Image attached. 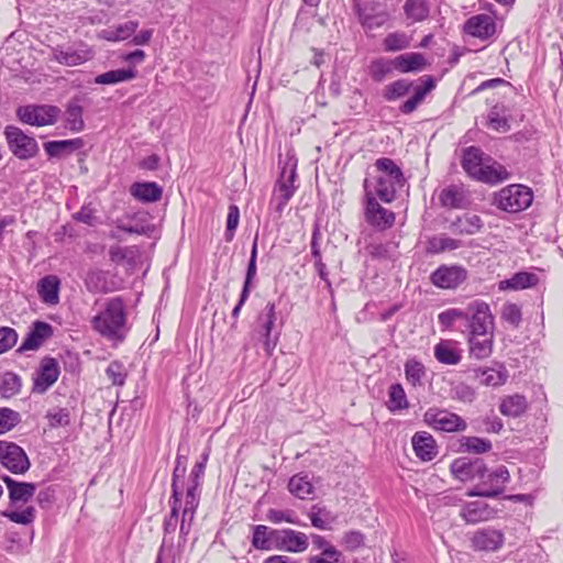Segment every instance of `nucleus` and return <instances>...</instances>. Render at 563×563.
<instances>
[{
  "mask_svg": "<svg viewBox=\"0 0 563 563\" xmlns=\"http://www.w3.org/2000/svg\"><path fill=\"white\" fill-rule=\"evenodd\" d=\"M59 366L55 358L46 357L42 361L34 377L33 393H45L58 378Z\"/></svg>",
  "mask_w": 563,
  "mask_h": 563,
  "instance_id": "dca6fc26",
  "label": "nucleus"
},
{
  "mask_svg": "<svg viewBox=\"0 0 563 563\" xmlns=\"http://www.w3.org/2000/svg\"><path fill=\"white\" fill-rule=\"evenodd\" d=\"M81 146V139L51 141L44 144V148L49 156H59L63 152H73Z\"/></svg>",
  "mask_w": 563,
  "mask_h": 563,
  "instance_id": "a18cd8bd",
  "label": "nucleus"
},
{
  "mask_svg": "<svg viewBox=\"0 0 563 563\" xmlns=\"http://www.w3.org/2000/svg\"><path fill=\"white\" fill-rule=\"evenodd\" d=\"M137 26L136 21H126L100 31L99 37L111 42L124 41L135 33Z\"/></svg>",
  "mask_w": 563,
  "mask_h": 563,
  "instance_id": "473e14b6",
  "label": "nucleus"
},
{
  "mask_svg": "<svg viewBox=\"0 0 563 563\" xmlns=\"http://www.w3.org/2000/svg\"><path fill=\"white\" fill-rule=\"evenodd\" d=\"M533 200L532 191L523 185H509L500 189L494 198L497 208L506 212H519L527 209Z\"/></svg>",
  "mask_w": 563,
  "mask_h": 563,
  "instance_id": "39448f33",
  "label": "nucleus"
},
{
  "mask_svg": "<svg viewBox=\"0 0 563 563\" xmlns=\"http://www.w3.org/2000/svg\"><path fill=\"white\" fill-rule=\"evenodd\" d=\"M413 82L407 79H398L387 86H385L383 91V97L387 101L397 100L404 96H406L410 89L412 88Z\"/></svg>",
  "mask_w": 563,
  "mask_h": 563,
  "instance_id": "49530a36",
  "label": "nucleus"
},
{
  "mask_svg": "<svg viewBox=\"0 0 563 563\" xmlns=\"http://www.w3.org/2000/svg\"><path fill=\"white\" fill-rule=\"evenodd\" d=\"M311 525L320 530H328L334 522V517L324 507L313 506L309 512Z\"/></svg>",
  "mask_w": 563,
  "mask_h": 563,
  "instance_id": "8fccbe9b",
  "label": "nucleus"
},
{
  "mask_svg": "<svg viewBox=\"0 0 563 563\" xmlns=\"http://www.w3.org/2000/svg\"><path fill=\"white\" fill-rule=\"evenodd\" d=\"M527 409L526 398L521 395H511L503 398L499 410L507 417H519Z\"/></svg>",
  "mask_w": 563,
  "mask_h": 563,
  "instance_id": "e433bc0d",
  "label": "nucleus"
},
{
  "mask_svg": "<svg viewBox=\"0 0 563 563\" xmlns=\"http://www.w3.org/2000/svg\"><path fill=\"white\" fill-rule=\"evenodd\" d=\"M276 306L268 302L261 311L256 320L255 334L262 343L267 356H272L279 340V331L276 330Z\"/></svg>",
  "mask_w": 563,
  "mask_h": 563,
  "instance_id": "20e7f679",
  "label": "nucleus"
},
{
  "mask_svg": "<svg viewBox=\"0 0 563 563\" xmlns=\"http://www.w3.org/2000/svg\"><path fill=\"white\" fill-rule=\"evenodd\" d=\"M4 136L9 150L20 159H30L38 152V145L34 137L25 134L20 128L8 125Z\"/></svg>",
  "mask_w": 563,
  "mask_h": 563,
  "instance_id": "0eeeda50",
  "label": "nucleus"
},
{
  "mask_svg": "<svg viewBox=\"0 0 563 563\" xmlns=\"http://www.w3.org/2000/svg\"><path fill=\"white\" fill-rule=\"evenodd\" d=\"M467 278V271L459 265H441L430 276L431 283L441 289H455Z\"/></svg>",
  "mask_w": 563,
  "mask_h": 563,
  "instance_id": "4468645a",
  "label": "nucleus"
},
{
  "mask_svg": "<svg viewBox=\"0 0 563 563\" xmlns=\"http://www.w3.org/2000/svg\"><path fill=\"white\" fill-rule=\"evenodd\" d=\"M501 317L508 323L518 327L521 321V310L516 303H506L503 307Z\"/></svg>",
  "mask_w": 563,
  "mask_h": 563,
  "instance_id": "69168bd1",
  "label": "nucleus"
},
{
  "mask_svg": "<svg viewBox=\"0 0 563 563\" xmlns=\"http://www.w3.org/2000/svg\"><path fill=\"white\" fill-rule=\"evenodd\" d=\"M59 109L54 106H23L16 109L18 119L30 125L46 126L54 124L59 114Z\"/></svg>",
  "mask_w": 563,
  "mask_h": 563,
  "instance_id": "1a4fd4ad",
  "label": "nucleus"
},
{
  "mask_svg": "<svg viewBox=\"0 0 563 563\" xmlns=\"http://www.w3.org/2000/svg\"><path fill=\"white\" fill-rule=\"evenodd\" d=\"M462 445L466 451L474 453H485L492 449L490 441L477 437L465 438Z\"/></svg>",
  "mask_w": 563,
  "mask_h": 563,
  "instance_id": "680f3d73",
  "label": "nucleus"
},
{
  "mask_svg": "<svg viewBox=\"0 0 563 563\" xmlns=\"http://www.w3.org/2000/svg\"><path fill=\"white\" fill-rule=\"evenodd\" d=\"M16 341L18 333L14 329L9 327H0V354L13 347Z\"/></svg>",
  "mask_w": 563,
  "mask_h": 563,
  "instance_id": "e2e57ef3",
  "label": "nucleus"
},
{
  "mask_svg": "<svg viewBox=\"0 0 563 563\" xmlns=\"http://www.w3.org/2000/svg\"><path fill=\"white\" fill-rule=\"evenodd\" d=\"M423 85L417 86L413 89V96L402 103L400 111L402 113H411L423 101L426 96L435 87V82L432 77L424 76L421 78Z\"/></svg>",
  "mask_w": 563,
  "mask_h": 563,
  "instance_id": "c85d7f7f",
  "label": "nucleus"
},
{
  "mask_svg": "<svg viewBox=\"0 0 563 563\" xmlns=\"http://www.w3.org/2000/svg\"><path fill=\"white\" fill-rule=\"evenodd\" d=\"M296 165L291 162L285 163L282 167L279 179L274 189L273 201L276 202V210L282 212L295 194Z\"/></svg>",
  "mask_w": 563,
  "mask_h": 563,
  "instance_id": "9d476101",
  "label": "nucleus"
},
{
  "mask_svg": "<svg viewBox=\"0 0 563 563\" xmlns=\"http://www.w3.org/2000/svg\"><path fill=\"white\" fill-rule=\"evenodd\" d=\"M59 279L55 275L43 277L38 282L37 291L43 302L56 305L59 301Z\"/></svg>",
  "mask_w": 563,
  "mask_h": 563,
  "instance_id": "2f4dec72",
  "label": "nucleus"
},
{
  "mask_svg": "<svg viewBox=\"0 0 563 563\" xmlns=\"http://www.w3.org/2000/svg\"><path fill=\"white\" fill-rule=\"evenodd\" d=\"M452 227L454 232L459 234L472 235L482 229L483 221L476 214H465L464 217L457 218L456 221L452 223Z\"/></svg>",
  "mask_w": 563,
  "mask_h": 563,
  "instance_id": "4c0bfd02",
  "label": "nucleus"
},
{
  "mask_svg": "<svg viewBox=\"0 0 563 563\" xmlns=\"http://www.w3.org/2000/svg\"><path fill=\"white\" fill-rule=\"evenodd\" d=\"M289 492L300 499L308 498L313 493V486L307 476L295 475L288 483Z\"/></svg>",
  "mask_w": 563,
  "mask_h": 563,
  "instance_id": "de8ad7c7",
  "label": "nucleus"
},
{
  "mask_svg": "<svg viewBox=\"0 0 563 563\" xmlns=\"http://www.w3.org/2000/svg\"><path fill=\"white\" fill-rule=\"evenodd\" d=\"M53 334V328L51 324L36 321L26 338L23 340L19 347V352L35 351L37 350L48 338Z\"/></svg>",
  "mask_w": 563,
  "mask_h": 563,
  "instance_id": "aec40b11",
  "label": "nucleus"
},
{
  "mask_svg": "<svg viewBox=\"0 0 563 563\" xmlns=\"http://www.w3.org/2000/svg\"><path fill=\"white\" fill-rule=\"evenodd\" d=\"M486 162L487 157H484V153L479 148L470 146L464 151L462 166L472 178L476 177Z\"/></svg>",
  "mask_w": 563,
  "mask_h": 563,
  "instance_id": "72a5a7b5",
  "label": "nucleus"
},
{
  "mask_svg": "<svg viewBox=\"0 0 563 563\" xmlns=\"http://www.w3.org/2000/svg\"><path fill=\"white\" fill-rule=\"evenodd\" d=\"M435 360L445 365H456L462 360V350L452 340H441L434 345Z\"/></svg>",
  "mask_w": 563,
  "mask_h": 563,
  "instance_id": "5701e85b",
  "label": "nucleus"
},
{
  "mask_svg": "<svg viewBox=\"0 0 563 563\" xmlns=\"http://www.w3.org/2000/svg\"><path fill=\"white\" fill-rule=\"evenodd\" d=\"M86 287L91 292H104L108 290L106 273L102 271H91L85 278Z\"/></svg>",
  "mask_w": 563,
  "mask_h": 563,
  "instance_id": "4d7b16f0",
  "label": "nucleus"
},
{
  "mask_svg": "<svg viewBox=\"0 0 563 563\" xmlns=\"http://www.w3.org/2000/svg\"><path fill=\"white\" fill-rule=\"evenodd\" d=\"M106 374L113 385L122 386L124 384L126 372L121 363L111 362Z\"/></svg>",
  "mask_w": 563,
  "mask_h": 563,
  "instance_id": "0e129e2a",
  "label": "nucleus"
},
{
  "mask_svg": "<svg viewBox=\"0 0 563 563\" xmlns=\"http://www.w3.org/2000/svg\"><path fill=\"white\" fill-rule=\"evenodd\" d=\"M467 319V306L465 308H450L438 316L439 323L445 328H451L457 320Z\"/></svg>",
  "mask_w": 563,
  "mask_h": 563,
  "instance_id": "6e6d98bb",
  "label": "nucleus"
},
{
  "mask_svg": "<svg viewBox=\"0 0 563 563\" xmlns=\"http://www.w3.org/2000/svg\"><path fill=\"white\" fill-rule=\"evenodd\" d=\"M409 407L404 387L396 383L388 388L387 408L391 411H400Z\"/></svg>",
  "mask_w": 563,
  "mask_h": 563,
  "instance_id": "37998d69",
  "label": "nucleus"
},
{
  "mask_svg": "<svg viewBox=\"0 0 563 563\" xmlns=\"http://www.w3.org/2000/svg\"><path fill=\"white\" fill-rule=\"evenodd\" d=\"M395 69L400 73L421 71L427 66L424 56L420 53H406L394 58Z\"/></svg>",
  "mask_w": 563,
  "mask_h": 563,
  "instance_id": "7c9ffc66",
  "label": "nucleus"
},
{
  "mask_svg": "<svg viewBox=\"0 0 563 563\" xmlns=\"http://www.w3.org/2000/svg\"><path fill=\"white\" fill-rule=\"evenodd\" d=\"M493 333L489 334H470L468 346L470 355L476 360H484L493 353Z\"/></svg>",
  "mask_w": 563,
  "mask_h": 563,
  "instance_id": "393cba45",
  "label": "nucleus"
},
{
  "mask_svg": "<svg viewBox=\"0 0 563 563\" xmlns=\"http://www.w3.org/2000/svg\"><path fill=\"white\" fill-rule=\"evenodd\" d=\"M450 470L455 478L467 482L475 478H483L486 466L478 459L470 461L466 457H460L452 462Z\"/></svg>",
  "mask_w": 563,
  "mask_h": 563,
  "instance_id": "f3484780",
  "label": "nucleus"
},
{
  "mask_svg": "<svg viewBox=\"0 0 563 563\" xmlns=\"http://www.w3.org/2000/svg\"><path fill=\"white\" fill-rule=\"evenodd\" d=\"M21 420L20 413L10 408H0V435L11 431Z\"/></svg>",
  "mask_w": 563,
  "mask_h": 563,
  "instance_id": "13d9d810",
  "label": "nucleus"
},
{
  "mask_svg": "<svg viewBox=\"0 0 563 563\" xmlns=\"http://www.w3.org/2000/svg\"><path fill=\"white\" fill-rule=\"evenodd\" d=\"M412 446L416 455L422 461H431L437 455L435 441L427 432H417L412 437Z\"/></svg>",
  "mask_w": 563,
  "mask_h": 563,
  "instance_id": "a878e982",
  "label": "nucleus"
},
{
  "mask_svg": "<svg viewBox=\"0 0 563 563\" xmlns=\"http://www.w3.org/2000/svg\"><path fill=\"white\" fill-rule=\"evenodd\" d=\"M479 479L481 484L475 489L467 492V496L496 497L500 495L510 481V474L506 466L499 465L490 472H484V477Z\"/></svg>",
  "mask_w": 563,
  "mask_h": 563,
  "instance_id": "423d86ee",
  "label": "nucleus"
},
{
  "mask_svg": "<svg viewBox=\"0 0 563 563\" xmlns=\"http://www.w3.org/2000/svg\"><path fill=\"white\" fill-rule=\"evenodd\" d=\"M423 420L433 429L444 432L464 431L467 427L465 420L459 415L437 408L428 409L423 415Z\"/></svg>",
  "mask_w": 563,
  "mask_h": 563,
  "instance_id": "9b49d317",
  "label": "nucleus"
},
{
  "mask_svg": "<svg viewBox=\"0 0 563 563\" xmlns=\"http://www.w3.org/2000/svg\"><path fill=\"white\" fill-rule=\"evenodd\" d=\"M404 369L406 380L411 387L416 388L423 386V380L427 376V369L420 361L416 358L407 360Z\"/></svg>",
  "mask_w": 563,
  "mask_h": 563,
  "instance_id": "f704fd0d",
  "label": "nucleus"
},
{
  "mask_svg": "<svg viewBox=\"0 0 563 563\" xmlns=\"http://www.w3.org/2000/svg\"><path fill=\"white\" fill-rule=\"evenodd\" d=\"M395 69L394 59L378 58L368 67L373 80L380 82Z\"/></svg>",
  "mask_w": 563,
  "mask_h": 563,
  "instance_id": "09e8293b",
  "label": "nucleus"
},
{
  "mask_svg": "<svg viewBox=\"0 0 563 563\" xmlns=\"http://www.w3.org/2000/svg\"><path fill=\"white\" fill-rule=\"evenodd\" d=\"M495 516V510L483 500H476L466 504L461 509V517L467 523H477L481 521H487Z\"/></svg>",
  "mask_w": 563,
  "mask_h": 563,
  "instance_id": "4be33fe9",
  "label": "nucleus"
},
{
  "mask_svg": "<svg viewBox=\"0 0 563 563\" xmlns=\"http://www.w3.org/2000/svg\"><path fill=\"white\" fill-rule=\"evenodd\" d=\"M439 200L446 208H462L465 203L463 189L456 185L444 188L440 192Z\"/></svg>",
  "mask_w": 563,
  "mask_h": 563,
  "instance_id": "58836bf2",
  "label": "nucleus"
},
{
  "mask_svg": "<svg viewBox=\"0 0 563 563\" xmlns=\"http://www.w3.org/2000/svg\"><path fill=\"white\" fill-rule=\"evenodd\" d=\"M508 178V170L501 164L487 157V162L482 166V170H479L474 179L489 185H496Z\"/></svg>",
  "mask_w": 563,
  "mask_h": 563,
  "instance_id": "b1692460",
  "label": "nucleus"
},
{
  "mask_svg": "<svg viewBox=\"0 0 563 563\" xmlns=\"http://www.w3.org/2000/svg\"><path fill=\"white\" fill-rule=\"evenodd\" d=\"M411 36L407 33L397 31L386 35L383 41V48L385 52H398L406 49L410 46Z\"/></svg>",
  "mask_w": 563,
  "mask_h": 563,
  "instance_id": "c03bdc74",
  "label": "nucleus"
},
{
  "mask_svg": "<svg viewBox=\"0 0 563 563\" xmlns=\"http://www.w3.org/2000/svg\"><path fill=\"white\" fill-rule=\"evenodd\" d=\"M21 386V378L16 374L8 372L2 376L0 393L2 397L10 398L20 393Z\"/></svg>",
  "mask_w": 563,
  "mask_h": 563,
  "instance_id": "603ef678",
  "label": "nucleus"
},
{
  "mask_svg": "<svg viewBox=\"0 0 563 563\" xmlns=\"http://www.w3.org/2000/svg\"><path fill=\"white\" fill-rule=\"evenodd\" d=\"M404 11L412 23L421 22L429 15V5L426 0H406Z\"/></svg>",
  "mask_w": 563,
  "mask_h": 563,
  "instance_id": "a19ab883",
  "label": "nucleus"
},
{
  "mask_svg": "<svg viewBox=\"0 0 563 563\" xmlns=\"http://www.w3.org/2000/svg\"><path fill=\"white\" fill-rule=\"evenodd\" d=\"M538 282L539 278L536 274L519 272L508 279L500 280L498 288L499 290H522L536 286Z\"/></svg>",
  "mask_w": 563,
  "mask_h": 563,
  "instance_id": "cd10ccee",
  "label": "nucleus"
},
{
  "mask_svg": "<svg viewBox=\"0 0 563 563\" xmlns=\"http://www.w3.org/2000/svg\"><path fill=\"white\" fill-rule=\"evenodd\" d=\"M470 334L493 333L494 317L489 306L482 300H473L467 305Z\"/></svg>",
  "mask_w": 563,
  "mask_h": 563,
  "instance_id": "6e6552de",
  "label": "nucleus"
},
{
  "mask_svg": "<svg viewBox=\"0 0 563 563\" xmlns=\"http://www.w3.org/2000/svg\"><path fill=\"white\" fill-rule=\"evenodd\" d=\"M377 196L364 194V216L372 227L378 230H386L393 227L395 213L384 208L377 200Z\"/></svg>",
  "mask_w": 563,
  "mask_h": 563,
  "instance_id": "ddd939ff",
  "label": "nucleus"
},
{
  "mask_svg": "<svg viewBox=\"0 0 563 563\" xmlns=\"http://www.w3.org/2000/svg\"><path fill=\"white\" fill-rule=\"evenodd\" d=\"M252 544L258 550H269L274 547L268 527L263 525L254 527Z\"/></svg>",
  "mask_w": 563,
  "mask_h": 563,
  "instance_id": "5fc2aeb1",
  "label": "nucleus"
},
{
  "mask_svg": "<svg viewBox=\"0 0 563 563\" xmlns=\"http://www.w3.org/2000/svg\"><path fill=\"white\" fill-rule=\"evenodd\" d=\"M509 119L510 109L503 103L495 104L488 112L487 124L489 129L505 133L510 129Z\"/></svg>",
  "mask_w": 563,
  "mask_h": 563,
  "instance_id": "bb28decb",
  "label": "nucleus"
},
{
  "mask_svg": "<svg viewBox=\"0 0 563 563\" xmlns=\"http://www.w3.org/2000/svg\"><path fill=\"white\" fill-rule=\"evenodd\" d=\"M464 31L471 36L487 40L495 34L496 23L489 14H476L467 19L464 24Z\"/></svg>",
  "mask_w": 563,
  "mask_h": 563,
  "instance_id": "a211bd4d",
  "label": "nucleus"
},
{
  "mask_svg": "<svg viewBox=\"0 0 563 563\" xmlns=\"http://www.w3.org/2000/svg\"><path fill=\"white\" fill-rule=\"evenodd\" d=\"M274 548L280 551L301 553L308 549V537L292 529L271 530Z\"/></svg>",
  "mask_w": 563,
  "mask_h": 563,
  "instance_id": "f8f14e48",
  "label": "nucleus"
},
{
  "mask_svg": "<svg viewBox=\"0 0 563 563\" xmlns=\"http://www.w3.org/2000/svg\"><path fill=\"white\" fill-rule=\"evenodd\" d=\"M0 452V463L10 472L23 474L30 468V461L18 444L5 441Z\"/></svg>",
  "mask_w": 563,
  "mask_h": 563,
  "instance_id": "2eb2a0df",
  "label": "nucleus"
},
{
  "mask_svg": "<svg viewBox=\"0 0 563 563\" xmlns=\"http://www.w3.org/2000/svg\"><path fill=\"white\" fill-rule=\"evenodd\" d=\"M312 543L317 549L322 550V555L324 556H341L336 548L330 544L322 536L312 534Z\"/></svg>",
  "mask_w": 563,
  "mask_h": 563,
  "instance_id": "338daca9",
  "label": "nucleus"
},
{
  "mask_svg": "<svg viewBox=\"0 0 563 563\" xmlns=\"http://www.w3.org/2000/svg\"><path fill=\"white\" fill-rule=\"evenodd\" d=\"M99 310L91 318L92 329L101 336L112 342H122L128 333V316L121 297L108 298L102 302L96 301Z\"/></svg>",
  "mask_w": 563,
  "mask_h": 563,
  "instance_id": "f03ea898",
  "label": "nucleus"
},
{
  "mask_svg": "<svg viewBox=\"0 0 563 563\" xmlns=\"http://www.w3.org/2000/svg\"><path fill=\"white\" fill-rule=\"evenodd\" d=\"M475 395L474 388L464 383H457L451 389V397L463 402H472Z\"/></svg>",
  "mask_w": 563,
  "mask_h": 563,
  "instance_id": "052dcab7",
  "label": "nucleus"
},
{
  "mask_svg": "<svg viewBox=\"0 0 563 563\" xmlns=\"http://www.w3.org/2000/svg\"><path fill=\"white\" fill-rule=\"evenodd\" d=\"M266 517L273 523H280L285 521L292 525H299V520L292 510L269 509Z\"/></svg>",
  "mask_w": 563,
  "mask_h": 563,
  "instance_id": "bf43d9fd",
  "label": "nucleus"
},
{
  "mask_svg": "<svg viewBox=\"0 0 563 563\" xmlns=\"http://www.w3.org/2000/svg\"><path fill=\"white\" fill-rule=\"evenodd\" d=\"M476 377L482 385L497 387L506 383L508 373L505 368H485L477 369Z\"/></svg>",
  "mask_w": 563,
  "mask_h": 563,
  "instance_id": "79ce46f5",
  "label": "nucleus"
},
{
  "mask_svg": "<svg viewBox=\"0 0 563 563\" xmlns=\"http://www.w3.org/2000/svg\"><path fill=\"white\" fill-rule=\"evenodd\" d=\"M406 184L400 167L390 158H378L367 170L363 181L364 194L377 196L383 202L396 199V194Z\"/></svg>",
  "mask_w": 563,
  "mask_h": 563,
  "instance_id": "f257e3e1",
  "label": "nucleus"
},
{
  "mask_svg": "<svg viewBox=\"0 0 563 563\" xmlns=\"http://www.w3.org/2000/svg\"><path fill=\"white\" fill-rule=\"evenodd\" d=\"M461 246L459 240L452 239L446 235H437L428 241V251L431 253H441L444 251L456 250Z\"/></svg>",
  "mask_w": 563,
  "mask_h": 563,
  "instance_id": "3c124183",
  "label": "nucleus"
},
{
  "mask_svg": "<svg viewBox=\"0 0 563 563\" xmlns=\"http://www.w3.org/2000/svg\"><path fill=\"white\" fill-rule=\"evenodd\" d=\"M136 77V70L133 68L129 69H114L98 75L95 78V82L99 85H114L122 81H128Z\"/></svg>",
  "mask_w": 563,
  "mask_h": 563,
  "instance_id": "ea45409f",
  "label": "nucleus"
},
{
  "mask_svg": "<svg viewBox=\"0 0 563 563\" xmlns=\"http://www.w3.org/2000/svg\"><path fill=\"white\" fill-rule=\"evenodd\" d=\"M472 543L479 551H496L504 543V534L495 529H481L474 533Z\"/></svg>",
  "mask_w": 563,
  "mask_h": 563,
  "instance_id": "412c9836",
  "label": "nucleus"
},
{
  "mask_svg": "<svg viewBox=\"0 0 563 563\" xmlns=\"http://www.w3.org/2000/svg\"><path fill=\"white\" fill-rule=\"evenodd\" d=\"M130 194L141 202H155L162 198L163 190L156 183H135L130 188Z\"/></svg>",
  "mask_w": 563,
  "mask_h": 563,
  "instance_id": "c756f323",
  "label": "nucleus"
},
{
  "mask_svg": "<svg viewBox=\"0 0 563 563\" xmlns=\"http://www.w3.org/2000/svg\"><path fill=\"white\" fill-rule=\"evenodd\" d=\"M90 58L91 52L86 45H80L79 48L55 47L52 49V59L65 66H77Z\"/></svg>",
  "mask_w": 563,
  "mask_h": 563,
  "instance_id": "6ab92c4d",
  "label": "nucleus"
},
{
  "mask_svg": "<svg viewBox=\"0 0 563 563\" xmlns=\"http://www.w3.org/2000/svg\"><path fill=\"white\" fill-rule=\"evenodd\" d=\"M49 427L57 428L69 423V415L66 409H56L47 412Z\"/></svg>",
  "mask_w": 563,
  "mask_h": 563,
  "instance_id": "774afa93",
  "label": "nucleus"
},
{
  "mask_svg": "<svg viewBox=\"0 0 563 563\" xmlns=\"http://www.w3.org/2000/svg\"><path fill=\"white\" fill-rule=\"evenodd\" d=\"M2 479L8 488L11 508L1 511V516L18 525H32L36 518V509L33 506L19 509V506L26 504L34 496L36 485L33 483L18 482L10 476H3Z\"/></svg>",
  "mask_w": 563,
  "mask_h": 563,
  "instance_id": "7ed1b4c3",
  "label": "nucleus"
},
{
  "mask_svg": "<svg viewBox=\"0 0 563 563\" xmlns=\"http://www.w3.org/2000/svg\"><path fill=\"white\" fill-rule=\"evenodd\" d=\"M198 486L199 483L195 481V483L191 484L186 492V500L183 509V519L180 525V531L184 533H187V531H185V522L187 520L192 521L196 509L199 505V495L197 494Z\"/></svg>",
  "mask_w": 563,
  "mask_h": 563,
  "instance_id": "c9c22d12",
  "label": "nucleus"
},
{
  "mask_svg": "<svg viewBox=\"0 0 563 563\" xmlns=\"http://www.w3.org/2000/svg\"><path fill=\"white\" fill-rule=\"evenodd\" d=\"M66 124L73 132H80L84 126L82 108L77 103H70L66 110Z\"/></svg>",
  "mask_w": 563,
  "mask_h": 563,
  "instance_id": "864d4df0",
  "label": "nucleus"
}]
</instances>
